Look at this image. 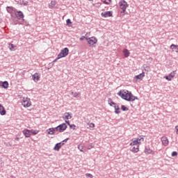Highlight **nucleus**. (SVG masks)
<instances>
[{"instance_id":"33","label":"nucleus","mask_w":178,"mask_h":178,"mask_svg":"<svg viewBox=\"0 0 178 178\" xmlns=\"http://www.w3.org/2000/svg\"><path fill=\"white\" fill-rule=\"evenodd\" d=\"M121 109H122V111H129V108L126 107V106H124V105L121 106Z\"/></svg>"},{"instance_id":"25","label":"nucleus","mask_w":178,"mask_h":178,"mask_svg":"<svg viewBox=\"0 0 178 178\" xmlns=\"http://www.w3.org/2000/svg\"><path fill=\"white\" fill-rule=\"evenodd\" d=\"M114 108H115V113H116L117 115H119V113H120V108L119 107V106H114Z\"/></svg>"},{"instance_id":"38","label":"nucleus","mask_w":178,"mask_h":178,"mask_svg":"<svg viewBox=\"0 0 178 178\" xmlns=\"http://www.w3.org/2000/svg\"><path fill=\"white\" fill-rule=\"evenodd\" d=\"M59 125L54 128V133H56V131H59Z\"/></svg>"},{"instance_id":"50","label":"nucleus","mask_w":178,"mask_h":178,"mask_svg":"<svg viewBox=\"0 0 178 178\" xmlns=\"http://www.w3.org/2000/svg\"><path fill=\"white\" fill-rule=\"evenodd\" d=\"M88 1H92V0H88Z\"/></svg>"},{"instance_id":"21","label":"nucleus","mask_w":178,"mask_h":178,"mask_svg":"<svg viewBox=\"0 0 178 178\" xmlns=\"http://www.w3.org/2000/svg\"><path fill=\"white\" fill-rule=\"evenodd\" d=\"M123 54L125 58H129V56H130V51H129L127 49H124Z\"/></svg>"},{"instance_id":"41","label":"nucleus","mask_w":178,"mask_h":178,"mask_svg":"<svg viewBox=\"0 0 178 178\" xmlns=\"http://www.w3.org/2000/svg\"><path fill=\"white\" fill-rule=\"evenodd\" d=\"M89 127H91V128L95 127V124L94 123H90L89 124Z\"/></svg>"},{"instance_id":"32","label":"nucleus","mask_w":178,"mask_h":178,"mask_svg":"<svg viewBox=\"0 0 178 178\" xmlns=\"http://www.w3.org/2000/svg\"><path fill=\"white\" fill-rule=\"evenodd\" d=\"M104 3H106V5H110L111 2H112V0H102Z\"/></svg>"},{"instance_id":"5","label":"nucleus","mask_w":178,"mask_h":178,"mask_svg":"<svg viewBox=\"0 0 178 178\" xmlns=\"http://www.w3.org/2000/svg\"><path fill=\"white\" fill-rule=\"evenodd\" d=\"M97 42H98V40H97L95 37L89 38L88 41V43L90 47H92V45H94V44H97Z\"/></svg>"},{"instance_id":"16","label":"nucleus","mask_w":178,"mask_h":178,"mask_svg":"<svg viewBox=\"0 0 178 178\" xmlns=\"http://www.w3.org/2000/svg\"><path fill=\"white\" fill-rule=\"evenodd\" d=\"M0 86H1L3 88H8V87H9V83H8L6 81L3 82L0 81Z\"/></svg>"},{"instance_id":"20","label":"nucleus","mask_w":178,"mask_h":178,"mask_svg":"<svg viewBox=\"0 0 178 178\" xmlns=\"http://www.w3.org/2000/svg\"><path fill=\"white\" fill-rule=\"evenodd\" d=\"M32 79H33V81L37 83V81H38L40 80V76L38 75V73H35V74L32 75Z\"/></svg>"},{"instance_id":"13","label":"nucleus","mask_w":178,"mask_h":178,"mask_svg":"<svg viewBox=\"0 0 178 178\" xmlns=\"http://www.w3.org/2000/svg\"><path fill=\"white\" fill-rule=\"evenodd\" d=\"M15 16L17 19H23L24 17V15L22 11H15Z\"/></svg>"},{"instance_id":"23","label":"nucleus","mask_w":178,"mask_h":178,"mask_svg":"<svg viewBox=\"0 0 178 178\" xmlns=\"http://www.w3.org/2000/svg\"><path fill=\"white\" fill-rule=\"evenodd\" d=\"M63 118L66 119V120H69V119H72V115H70V113H65Z\"/></svg>"},{"instance_id":"31","label":"nucleus","mask_w":178,"mask_h":178,"mask_svg":"<svg viewBox=\"0 0 178 178\" xmlns=\"http://www.w3.org/2000/svg\"><path fill=\"white\" fill-rule=\"evenodd\" d=\"M30 131H31V134H33V136L38 134V130L31 129V130H30Z\"/></svg>"},{"instance_id":"40","label":"nucleus","mask_w":178,"mask_h":178,"mask_svg":"<svg viewBox=\"0 0 178 178\" xmlns=\"http://www.w3.org/2000/svg\"><path fill=\"white\" fill-rule=\"evenodd\" d=\"M70 129H73L74 130L75 129V127H76V125H74V124H70Z\"/></svg>"},{"instance_id":"7","label":"nucleus","mask_w":178,"mask_h":178,"mask_svg":"<svg viewBox=\"0 0 178 178\" xmlns=\"http://www.w3.org/2000/svg\"><path fill=\"white\" fill-rule=\"evenodd\" d=\"M141 141H144V138L141 137L140 138H137L130 143L131 146L137 145L138 144H141Z\"/></svg>"},{"instance_id":"44","label":"nucleus","mask_w":178,"mask_h":178,"mask_svg":"<svg viewBox=\"0 0 178 178\" xmlns=\"http://www.w3.org/2000/svg\"><path fill=\"white\" fill-rule=\"evenodd\" d=\"M65 123H67V124H68L69 126L70 124V122L69 120H65Z\"/></svg>"},{"instance_id":"37","label":"nucleus","mask_w":178,"mask_h":178,"mask_svg":"<svg viewBox=\"0 0 178 178\" xmlns=\"http://www.w3.org/2000/svg\"><path fill=\"white\" fill-rule=\"evenodd\" d=\"M22 5H24V6H27V5H29V1H22Z\"/></svg>"},{"instance_id":"27","label":"nucleus","mask_w":178,"mask_h":178,"mask_svg":"<svg viewBox=\"0 0 178 178\" xmlns=\"http://www.w3.org/2000/svg\"><path fill=\"white\" fill-rule=\"evenodd\" d=\"M149 72V66H147L146 64L143 65V72Z\"/></svg>"},{"instance_id":"30","label":"nucleus","mask_w":178,"mask_h":178,"mask_svg":"<svg viewBox=\"0 0 178 178\" xmlns=\"http://www.w3.org/2000/svg\"><path fill=\"white\" fill-rule=\"evenodd\" d=\"M108 103L110 105V106H112L113 105H116V103L113 102V101H112V99L111 98L108 99Z\"/></svg>"},{"instance_id":"18","label":"nucleus","mask_w":178,"mask_h":178,"mask_svg":"<svg viewBox=\"0 0 178 178\" xmlns=\"http://www.w3.org/2000/svg\"><path fill=\"white\" fill-rule=\"evenodd\" d=\"M23 134L25 136V137L26 138H29L30 137V133H31V131L29 130V129H24L23 131H22Z\"/></svg>"},{"instance_id":"17","label":"nucleus","mask_w":178,"mask_h":178,"mask_svg":"<svg viewBox=\"0 0 178 178\" xmlns=\"http://www.w3.org/2000/svg\"><path fill=\"white\" fill-rule=\"evenodd\" d=\"M0 115L3 116V115H6V111L2 104H0Z\"/></svg>"},{"instance_id":"11","label":"nucleus","mask_w":178,"mask_h":178,"mask_svg":"<svg viewBox=\"0 0 178 178\" xmlns=\"http://www.w3.org/2000/svg\"><path fill=\"white\" fill-rule=\"evenodd\" d=\"M63 145H65V143H63V142L56 143L54 147V151H59V149H60V148H62V146Z\"/></svg>"},{"instance_id":"43","label":"nucleus","mask_w":178,"mask_h":178,"mask_svg":"<svg viewBox=\"0 0 178 178\" xmlns=\"http://www.w3.org/2000/svg\"><path fill=\"white\" fill-rule=\"evenodd\" d=\"M86 38L85 36H82L81 38H80V41H83V40Z\"/></svg>"},{"instance_id":"48","label":"nucleus","mask_w":178,"mask_h":178,"mask_svg":"<svg viewBox=\"0 0 178 178\" xmlns=\"http://www.w3.org/2000/svg\"><path fill=\"white\" fill-rule=\"evenodd\" d=\"M7 145L8 147H12V144H10V143H8Z\"/></svg>"},{"instance_id":"24","label":"nucleus","mask_w":178,"mask_h":178,"mask_svg":"<svg viewBox=\"0 0 178 178\" xmlns=\"http://www.w3.org/2000/svg\"><path fill=\"white\" fill-rule=\"evenodd\" d=\"M8 48L10 49V51H16V45L13 44H9L8 45Z\"/></svg>"},{"instance_id":"1","label":"nucleus","mask_w":178,"mask_h":178,"mask_svg":"<svg viewBox=\"0 0 178 178\" xmlns=\"http://www.w3.org/2000/svg\"><path fill=\"white\" fill-rule=\"evenodd\" d=\"M118 95L121 97L122 99H124L125 101H128L129 102H133V101H136V99H138V97H135L133 95L131 92H129L127 90H120Z\"/></svg>"},{"instance_id":"26","label":"nucleus","mask_w":178,"mask_h":178,"mask_svg":"<svg viewBox=\"0 0 178 178\" xmlns=\"http://www.w3.org/2000/svg\"><path fill=\"white\" fill-rule=\"evenodd\" d=\"M56 5V2L51 1V2L49 4V9H52Z\"/></svg>"},{"instance_id":"22","label":"nucleus","mask_w":178,"mask_h":178,"mask_svg":"<svg viewBox=\"0 0 178 178\" xmlns=\"http://www.w3.org/2000/svg\"><path fill=\"white\" fill-rule=\"evenodd\" d=\"M47 134H55V128H50L49 129L47 130Z\"/></svg>"},{"instance_id":"14","label":"nucleus","mask_w":178,"mask_h":178,"mask_svg":"<svg viewBox=\"0 0 178 178\" xmlns=\"http://www.w3.org/2000/svg\"><path fill=\"white\" fill-rule=\"evenodd\" d=\"M6 10H7L8 13H10V15H12V13H13V12H15V13L17 10H16V8H15L12 6H7Z\"/></svg>"},{"instance_id":"34","label":"nucleus","mask_w":178,"mask_h":178,"mask_svg":"<svg viewBox=\"0 0 178 178\" xmlns=\"http://www.w3.org/2000/svg\"><path fill=\"white\" fill-rule=\"evenodd\" d=\"M78 149H79V151H81V152H84V150H83V149H84V146L79 145Z\"/></svg>"},{"instance_id":"9","label":"nucleus","mask_w":178,"mask_h":178,"mask_svg":"<svg viewBox=\"0 0 178 178\" xmlns=\"http://www.w3.org/2000/svg\"><path fill=\"white\" fill-rule=\"evenodd\" d=\"M59 129V133H63V131H65L66 129H67V125L66 123H63L60 125H58Z\"/></svg>"},{"instance_id":"47","label":"nucleus","mask_w":178,"mask_h":178,"mask_svg":"<svg viewBox=\"0 0 178 178\" xmlns=\"http://www.w3.org/2000/svg\"><path fill=\"white\" fill-rule=\"evenodd\" d=\"M175 129H176V130H177V134H178V126H176V127H175Z\"/></svg>"},{"instance_id":"28","label":"nucleus","mask_w":178,"mask_h":178,"mask_svg":"<svg viewBox=\"0 0 178 178\" xmlns=\"http://www.w3.org/2000/svg\"><path fill=\"white\" fill-rule=\"evenodd\" d=\"M131 151L132 152H135V153L138 152V151H139L138 146H134V147L131 149Z\"/></svg>"},{"instance_id":"36","label":"nucleus","mask_w":178,"mask_h":178,"mask_svg":"<svg viewBox=\"0 0 178 178\" xmlns=\"http://www.w3.org/2000/svg\"><path fill=\"white\" fill-rule=\"evenodd\" d=\"M86 176L88 178H93L94 177V176L90 174V173H86Z\"/></svg>"},{"instance_id":"6","label":"nucleus","mask_w":178,"mask_h":178,"mask_svg":"<svg viewBox=\"0 0 178 178\" xmlns=\"http://www.w3.org/2000/svg\"><path fill=\"white\" fill-rule=\"evenodd\" d=\"M176 71H173L171 72L168 76H165V80H168V81H172V79L176 76Z\"/></svg>"},{"instance_id":"4","label":"nucleus","mask_w":178,"mask_h":178,"mask_svg":"<svg viewBox=\"0 0 178 178\" xmlns=\"http://www.w3.org/2000/svg\"><path fill=\"white\" fill-rule=\"evenodd\" d=\"M22 105L24 108H29L31 106V102L29 98H24L22 100Z\"/></svg>"},{"instance_id":"46","label":"nucleus","mask_w":178,"mask_h":178,"mask_svg":"<svg viewBox=\"0 0 178 178\" xmlns=\"http://www.w3.org/2000/svg\"><path fill=\"white\" fill-rule=\"evenodd\" d=\"M91 148H94V146L92 145H91L90 147H88V149H91Z\"/></svg>"},{"instance_id":"35","label":"nucleus","mask_w":178,"mask_h":178,"mask_svg":"<svg viewBox=\"0 0 178 178\" xmlns=\"http://www.w3.org/2000/svg\"><path fill=\"white\" fill-rule=\"evenodd\" d=\"M66 23H67V26H68L69 27H70V24H72V21L70 20V19H67L66 20Z\"/></svg>"},{"instance_id":"19","label":"nucleus","mask_w":178,"mask_h":178,"mask_svg":"<svg viewBox=\"0 0 178 178\" xmlns=\"http://www.w3.org/2000/svg\"><path fill=\"white\" fill-rule=\"evenodd\" d=\"M170 49L173 51V52H177L178 54V45L176 44H171L170 45Z\"/></svg>"},{"instance_id":"45","label":"nucleus","mask_w":178,"mask_h":178,"mask_svg":"<svg viewBox=\"0 0 178 178\" xmlns=\"http://www.w3.org/2000/svg\"><path fill=\"white\" fill-rule=\"evenodd\" d=\"M19 137H16V138H15V141H19Z\"/></svg>"},{"instance_id":"15","label":"nucleus","mask_w":178,"mask_h":178,"mask_svg":"<svg viewBox=\"0 0 178 178\" xmlns=\"http://www.w3.org/2000/svg\"><path fill=\"white\" fill-rule=\"evenodd\" d=\"M144 77H145V72L144 71H143V72L140 74L136 76V79H137L138 80H143Z\"/></svg>"},{"instance_id":"2","label":"nucleus","mask_w":178,"mask_h":178,"mask_svg":"<svg viewBox=\"0 0 178 178\" xmlns=\"http://www.w3.org/2000/svg\"><path fill=\"white\" fill-rule=\"evenodd\" d=\"M69 55V49L67 47L64 48L61 50V51L58 55V59H60V58H65Z\"/></svg>"},{"instance_id":"39","label":"nucleus","mask_w":178,"mask_h":178,"mask_svg":"<svg viewBox=\"0 0 178 178\" xmlns=\"http://www.w3.org/2000/svg\"><path fill=\"white\" fill-rule=\"evenodd\" d=\"M172 156H177V152H172Z\"/></svg>"},{"instance_id":"29","label":"nucleus","mask_w":178,"mask_h":178,"mask_svg":"<svg viewBox=\"0 0 178 178\" xmlns=\"http://www.w3.org/2000/svg\"><path fill=\"white\" fill-rule=\"evenodd\" d=\"M72 95H74V98H79L81 95L80 92H71Z\"/></svg>"},{"instance_id":"3","label":"nucleus","mask_w":178,"mask_h":178,"mask_svg":"<svg viewBox=\"0 0 178 178\" xmlns=\"http://www.w3.org/2000/svg\"><path fill=\"white\" fill-rule=\"evenodd\" d=\"M119 5L120 9H122L121 13H124V12H126V9H127V6H129V4H127V2H126V1L122 0L119 2Z\"/></svg>"},{"instance_id":"12","label":"nucleus","mask_w":178,"mask_h":178,"mask_svg":"<svg viewBox=\"0 0 178 178\" xmlns=\"http://www.w3.org/2000/svg\"><path fill=\"white\" fill-rule=\"evenodd\" d=\"M145 154H146V155H154L155 154V152H154L149 147H145Z\"/></svg>"},{"instance_id":"49","label":"nucleus","mask_w":178,"mask_h":178,"mask_svg":"<svg viewBox=\"0 0 178 178\" xmlns=\"http://www.w3.org/2000/svg\"><path fill=\"white\" fill-rule=\"evenodd\" d=\"M58 59H59V58H58V57L53 61L54 62V63H55V62H56V60H58Z\"/></svg>"},{"instance_id":"8","label":"nucleus","mask_w":178,"mask_h":178,"mask_svg":"<svg viewBox=\"0 0 178 178\" xmlns=\"http://www.w3.org/2000/svg\"><path fill=\"white\" fill-rule=\"evenodd\" d=\"M161 143L164 147H168V145H169V140L166 136L161 137Z\"/></svg>"},{"instance_id":"42","label":"nucleus","mask_w":178,"mask_h":178,"mask_svg":"<svg viewBox=\"0 0 178 178\" xmlns=\"http://www.w3.org/2000/svg\"><path fill=\"white\" fill-rule=\"evenodd\" d=\"M69 140V138H66L64 140H63L61 143H63V144H65V143H67V140Z\"/></svg>"},{"instance_id":"10","label":"nucleus","mask_w":178,"mask_h":178,"mask_svg":"<svg viewBox=\"0 0 178 178\" xmlns=\"http://www.w3.org/2000/svg\"><path fill=\"white\" fill-rule=\"evenodd\" d=\"M113 12L112 11H106L104 13H102V17H112L113 16Z\"/></svg>"}]
</instances>
